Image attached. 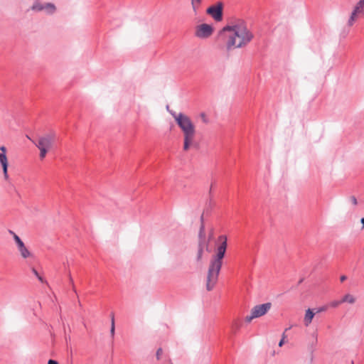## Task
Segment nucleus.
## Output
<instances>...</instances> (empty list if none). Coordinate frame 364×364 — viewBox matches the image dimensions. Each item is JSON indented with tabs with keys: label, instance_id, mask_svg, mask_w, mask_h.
<instances>
[{
	"label": "nucleus",
	"instance_id": "f257e3e1",
	"mask_svg": "<svg viewBox=\"0 0 364 364\" xmlns=\"http://www.w3.org/2000/svg\"><path fill=\"white\" fill-rule=\"evenodd\" d=\"M227 51L241 48L248 45L254 38L246 23L240 19L225 26L219 33Z\"/></svg>",
	"mask_w": 364,
	"mask_h": 364
},
{
	"label": "nucleus",
	"instance_id": "f03ea898",
	"mask_svg": "<svg viewBox=\"0 0 364 364\" xmlns=\"http://www.w3.org/2000/svg\"><path fill=\"white\" fill-rule=\"evenodd\" d=\"M226 235L218 237L220 245L216 250V254L210 259L206 278V289L211 291L215 287L218 280V276L223 265V259L225 257L228 243Z\"/></svg>",
	"mask_w": 364,
	"mask_h": 364
},
{
	"label": "nucleus",
	"instance_id": "7ed1b4c3",
	"mask_svg": "<svg viewBox=\"0 0 364 364\" xmlns=\"http://www.w3.org/2000/svg\"><path fill=\"white\" fill-rule=\"evenodd\" d=\"M171 115L174 117L177 124L181 128L184 136L183 149L187 151L190 146L193 145L194 139L196 136V128L191 119L183 114L179 113L176 114L175 112H170Z\"/></svg>",
	"mask_w": 364,
	"mask_h": 364
},
{
	"label": "nucleus",
	"instance_id": "20e7f679",
	"mask_svg": "<svg viewBox=\"0 0 364 364\" xmlns=\"http://www.w3.org/2000/svg\"><path fill=\"white\" fill-rule=\"evenodd\" d=\"M272 304L269 302L255 306L250 311V314L247 316L245 321L250 323L253 319L265 315L271 309Z\"/></svg>",
	"mask_w": 364,
	"mask_h": 364
},
{
	"label": "nucleus",
	"instance_id": "39448f33",
	"mask_svg": "<svg viewBox=\"0 0 364 364\" xmlns=\"http://www.w3.org/2000/svg\"><path fill=\"white\" fill-rule=\"evenodd\" d=\"M56 141V134L55 132H50L44 134L38 138L37 142L33 141V143L38 148L50 149L54 146Z\"/></svg>",
	"mask_w": 364,
	"mask_h": 364
},
{
	"label": "nucleus",
	"instance_id": "423d86ee",
	"mask_svg": "<svg viewBox=\"0 0 364 364\" xmlns=\"http://www.w3.org/2000/svg\"><path fill=\"white\" fill-rule=\"evenodd\" d=\"M31 10L34 12L44 11L47 15H53L56 12L57 8L53 3L46 2L42 4L39 0H35L34 3L31 6Z\"/></svg>",
	"mask_w": 364,
	"mask_h": 364
},
{
	"label": "nucleus",
	"instance_id": "0eeeda50",
	"mask_svg": "<svg viewBox=\"0 0 364 364\" xmlns=\"http://www.w3.org/2000/svg\"><path fill=\"white\" fill-rule=\"evenodd\" d=\"M364 16V0H360L355 6L348 21V26H352L359 16Z\"/></svg>",
	"mask_w": 364,
	"mask_h": 364
},
{
	"label": "nucleus",
	"instance_id": "6e6552de",
	"mask_svg": "<svg viewBox=\"0 0 364 364\" xmlns=\"http://www.w3.org/2000/svg\"><path fill=\"white\" fill-rule=\"evenodd\" d=\"M213 33V28L212 26L207 23H202L196 27L195 35L199 38H208Z\"/></svg>",
	"mask_w": 364,
	"mask_h": 364
},
{
	"label": "nucleus",
	"instance_id": "1a4fd4ad",
	"mask_svg": "<svg viewBox=\"0 0 364 364\" xmlns=\"http://www.w3.org/2000/svg\"><path fill=\"white\" fill-rule=\"evenodd\" d=\"M206 12L211 16L215 21H220L223 19V4L218 2L216 5L210 6Z\"/></svg>",
	"mask_w": 364,
	"mask_h": 364
},
{
	"label": "nucleus",
	"instance_id": "9d476101",
	"mask_svg": "<svg viewBox=\"0 0 364 364\" xmlns=\"http://www.w3.org/2000/svg\"><path fill=\"white\" fill-rule=\"evenodd\" d=\"M21 257L23 259H33L34 255L27 248L24 242L16 247Z\"/></svg>",
	"mask_w": 364,
	"mask_h": 364
},
{
	"label": "nucleus",
	"instance_id": "9b49d317",
	"mask_svg": "<svg viewBox=\"0 0 364 364\" xmlns=\"http://www.w3.org/2000/svg\"><path fill=\"white\" fill-rule=\"evenodd\" d=\"M205 249L207 251H209L208 242H204V241L198 242V252H197V256H196L197 262L201 261Z\"/></svg>",
	"mask_w": 364,
	"mask_h": 364
},
{
	"label": "nucleus",
	"instance_id": "f8f14e48",
	"mask_svg": "<svg viewBox=\"0 0 364 364\" xmlns=\"http://www.w3.org/2000/svg\"><path fill=\"white\" fill-rule=\"evenodd\" d=\"M0 163L2 166L4 176L6 180L9 178L8 175V160L6 154L0 153Z\"/></svg>",
	"mask_w": 364,
	"mask_h": 364
},
{
	"label": "nucleus",
	"instance_id": "ddd939ff",
	"mask_svg": "<svg viewBox=\"0 0 364 364\" xmlns=\"http://www.w3.org/2000/svg\"><path fill=\"white\" fill-rule=\"evenodd\" d=\"M314 315H315V313L313 311L312 309H308L306 311L304 319V325L306 326H309L310 325V323L312 322Z\"/></svg>",
	"mask_w": 364,
	"mask_h": 364
},
{
	"label": "nucleus",
	"instance_id": "4468645a",
	"mask_svg": "<svg viewBox=\"0 0 364 364\" xmlns=\"http://www.w3.org/2000/svg\"><path fill=\"white\" fill-rule=\"evenodd\" d=\"M201 220V225L200 228L198 237H199V242H208L205 239V226L203 224V215H201L200 217Z\"/></svg>",
	"mask_w": 364,
	"mask_h": 364
},
{
	"label": "nucleus",
	"instance_id": "2eb2a0df",
	"mask_svg": "<svg viewBox=\"0 0 364 364\" xmlns=\"http://www.w3.org/2000/svg\"><path fill=\"white\" fill-rule=\"evenodd\" d=\"M202 3V0H191V6L195 15L197 14L199 7Z\"/></svg>",
	"mask_w": 364,
	"mask_h": 364
},
{
	"label": "nucleus",
	"instance_id": "dca6fc26",
	"mask_svg": "<svg viewBox=\"0 0 364 364\" xmlns=\"http://www.w3.org/2000/svg\"><path fill=\"white\" fill-rule=\"evenodd\" d=\"M342 303H349V304H354L355 301V298L351 295V294H346L342 299H341Z\"/></svg>",
	"mask_w": 364,
	"mask_h": 364
},
{
	"label": "nucleus",
	"instance_id": "f3484780",
	"mask_svg": "<svg viewBox=\"0 0 364 364\" xmlns=\"http://www.w3.org/2000/svg\"><path fill=\"white\" fill-rule=\"evenodd\" d=\"M9 232L13 235L14 240L16 242V247L23 243L22 240L12 230H9Z\"/></svg>",
	"mask_w": 364,
	"mask_h": 364
},
{
	"label": "nucleus",
	"instance_id": "a211bd4d",
	"mask_svg": "<svg viewBox=\"0 0 364 364\" xmlns=\"http://www.w3.org/2000/svg\"><path fill=\"white\" fill-rule=\"evenodd\" d=\"M341 304H342L341 299L332 301L328 304V307L336 308Z\"/></svg>",
	"mask_w": 364,
	"mask_h": 364
},
{
	"label": "nucleus",
	"instance_id": "6ab92c4d",
	"mask_svg": "<svg viewBox=\"0 0 364 364\" xmlns=\"http://www.w3.org/2000/svg\"><path fill=\"white\" fill-rule=\"evenodd\" d=\"M31 271L41 282L44 283L46 282L35 268L32 267Z\"/></svg>",
	"mask_w": 364,
	"mask_h": 364
},
{
	"label": "nucleus",
	"instance_id": "aec40b11",
	"mask_svg": "<svg viewBox=\"0 0 364 364\" xmlns=\"http://www.w3.org/2000/svg\"><path fill=\"white\" fill-rule=\"evenodd\" d=\"M38 149L40 150V155H39V156H40L41 159H43L46 157V156L47 153L48 152L49 149H42V148H38Z\"/></svg>",
	"mask_w": 364,
	"mask_h": 364
},
{
	"label": "nucleus",
	"instance_id": "412c9836",
	"mask_svg": "<svg viewBox=\"0 0 364 364\" xmlns=\"http://www.w3.org/2000/svg\"><path fill=\"white\" fill-rule=\"evenodd\" d=\"M111 329H110V333L111 336L113 337L114 335V315H112V322H111Z\"/></svg>",
	"mask_w": 364,
	"mask_h": 364
},
{
	"label": "nucleus",
	"instance_id": "4be33fe9",
	"mask_svg": "<svg viewBox=\"0 0 364 364\" xmlns=\"http://www.w3.org/2000/svg\"><path fill=\"white\" fill-rule=\"evenodd\" d=\"M328 309V305L327 306H321L319 308H317V309H315L314 310L316 311L314 313L316 314H318V313H321V312H323V311H326Z\"/></svg>",
	"mask_w": 364,
	"mask_h": 364
},
{
	"label": "nucleus",
	"instance_id": "5701e85b",
	"mask_svg": "<svg viewBox=\"0 0 364 364\" xmlns=\"http://www.w3.org/2000/svg\"><path fill=\"white\" fill-rule=\"evenodd\" d=\"M200 117L204 123H208V120L206 115L204 113L200 114Z\"/></svg>",
	"mask_w": 364,
	"mask_h": 364
},
{
	"label": "nucleus",
	"instance_id": "b1692460",
	"mask_svg": "<svg viewBox=\"0 0 364 364\" xmlns=\"http://www.w3.org/2000/svg\"><path fill=\"white\" fill-rule=\"evenodd\" d=\"M285 337H286V336H285V333H283V334H282V338L281 339V341H279V347H282V346L284 345V339H285Z\"/></svg>",
	"mask_w": 364,
	"mask_h": 364
},
{
	"label": "nucleus",
	"instance_id": "393cba45",
	"mask_svg": "<svg viewBox=\"0 0 364 364\" xmlns=\"http://www.w3.org/2000/svg\"><path fill=\"white\" fill-rule=\"evenodd\" d=\"M161 354H162V349L159 348L156 351V355L157 360H159L161 358Z\"/></svg>",
	"mask_w": 364,
	"mask_h": 364
},
{
	"label": "nucleus",
	"instance_id": "a878e982",
	"mask_svg": "<svg viewBox=\"0 0 364 364\" xmlns=\"http://www.w3.org/2000/svg\"><path fill=\"white\" fill-rule=\"evenodd\" d=\"M350 200L354 205H356L358 204L357 199L355 196H351Z\"/></svg>",
	"mask_w": 364,
	"mask_h": 364
},
{
	"label": "nucleus",
	"instance_id": "bb28decb",
	"mask_svg": "<svg viewBox=\"0 0 364 364\" xmlns=\"http://www.w3.org/2000/svg\"><path fill=\"white\" fill-rule=\"evenodd\" d=\"M48 364H58V363L54 360H49Z\"/></svg>",
	"mask_w": 364,
	"mask_h": 364
},
{
	"label": "nucleus",
	"instance_id": "cd10ccee",
	"mask_svg": "<svg viewBox=\"0 0 364 364\" xmlns=\"http://www.w3.org/2000/svg\"><path fill=\"white\" fill-rule=\"evenodd\" d=\"M0 150L1 151V153L6 154V149L5 146H1Z\"/></svg>",
	"mask_w": 364,
	"mask_h": 364
},
{
	"label": "nucleus",
	"instance_id": "c85d7f7f",
	"mask_svg": "<svg viewBox=\"0 0 364 364\" xmlns=\"http://www.w3.org/2000/svg\"><path fill=\"white\" fill-rule=\"evenodd\" d=\"M346 279H347L346 276L343 275L341 277V282H344Z\"/></svg>",
	"mask_w": 364,
	"mask_h": 364
},
{
	"label": "nucleus",
	"instance_id": "c756f323",
	"mask_svg": "<svg viewBox=\"0 0 364 364\" xmlns=\"http://www.w3.org/2000/svg\"><path fill=\"white\" fill-rule=\"evenodd\" d=\"M69 280H70V282L73 285V278L70 276V274L69 275Z\"/></svg>",
	"mask_w": 364,
	"mask_h": 364
},
{
	"label": "nucleus",
	"instance_id": "7c9ffc66",
	"mask_svg": "<svg viewBox=\"0 0 364 364\" xmlns=\"http://www.w3.org/2000/svg\"><path fill=\"white\" fill-rule=\"evenodd\" d=\"M360 222H361V223L363 225L362 228H364V218H361Z\"/></svg>",
	"mask_w": 364,
	"mask_h": 364
},
{
	"label": "nucleus",
	"instance_id": "2f4dec72",
	"mask_svg": "<svg viewBox=\"0 0 364 364\" xmlns=\"http://www.w3.org/2000/svg\"><path fill=\"white\" fill-rule=\"evenodd\" d=\"M213 237V231L210 232V235H209V239L208 241H209Z\"/></svg>",
	"mask_w": 364,
	"mask_h": 364
},
{
	"label": "nucleus",
	"instance_id": "473e14b6",
	"mask_svg": "<svg viewBox=\"0 0 364 364\" xmlns=\"http://www.w3.org/2000/svg\"><path fill=\"white\" fill-rule=\"evenodd\" d=\"M26 137H27L29 140H31L32 142H33V141H33V140H32V139L30 138V136H28V135L26 136Z\"/></svg>",
	"mask_w": 364,
	"mask_h": 364
},
{
	"label": "nucleus",
	"instance_id": "72a5a7b5",
	"mask_svg": "<svg viewBox=\"0 0 364 364\" xmlns=\"http://www.w3.org/2000/svg\"><path fill=\"white\" fill-rule=\"evenodd\" d=\"M316 341H317V336L315 335Z\"/></svg>",
	"mask_w": 364,
	"mask_h": 364
},
{
	"label": "nucleus",
	"instance_id": "f704fd0d",
	"mask_svg": "<svg viewBox=\"0 0 364 364\" xmlns=\"http://www.w3.org/2000/svg\"><path fill=\"white\" fill-rule=\"evenodd\" d=\"M351 364H354V363H353V361H352V362H351Z\"/></svg>",
	"mask_w": 364,
	"mask_h": 364
}]
</instances>
